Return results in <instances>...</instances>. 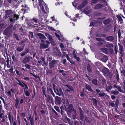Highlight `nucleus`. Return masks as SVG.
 <instances>
[{"label":"nucleus","mask_w":125,"mask_h":125,"mask_svg":"<svg viewBox=\"0 0 125 125\" xmlns=\"http://www.w3.org/2000/svg\"><path fill=\"white\" fill-rule=\"evenodd\" d=\"M2 118V120H1V121L2 122H4L5 120L4 117H3Z\"/></svg>","instance_id":"a18cd8bd"},{"label":"nucleus","mask_w":125,"mask_h":125,"mask_svg":"<svg viewBox=\"0 0 125 125\" xmlns=\"http://www.w3.org/2000/svg\"><path fill=\"white\" fill-rule=\"evenodd\" d=\"M97 6H98V8H101L103 7V6L101 4H98Z\"/></svg>","instance_id":"ea45409f"},{"label":"nucleus","mask_w":125,"mask_h":125,"mask_svg":"<svg viewBox=\"0 0 125 125\" xmlns=\"http://www.w3.org/2000/svg\"><path fill=\"white\" fill-rule=\"evenodd\" d=\"M65 56H66V58H67V59L69 60L70 61V62L71 63H72V62H71V61L70 60V57H69V56H68V55L67 54H66V55H65Z\"/></svg>","instance_id":"c756f323"},{"label":"nucleus","mask_w":125,"mask_h":125,"mask_svg":"<svg viewBox=\"0 0 125 125\" xmlns=\"http://www.w3.org/2000/svg\"><path fill=\"white\" fill-rule=\"evenodd\" d=\"M45 35L50 40H51L52 39L51 36L50 35L47 33H45Z\"/></svg>","instance_id":"412c9836"},{"label":"nucleus","mask_w":125,"mask_h":125,"mask_svg":"<svg viewBox=\"0 0 125 125\" xmlns=\"http://www.w3.org/2000/svg\"><path fill=\"white\" fill-rule=\"evenodd\" d=\"M97 41H103V40H102L100 38H97L96 39Z\"/></svg>","instance_id":"4c0bfd02"},{"label":"nucleus","mask_w":125,"mask_h":125,"mask_svg":"<svg viewBox=\"0 0 125 125\" xmlns=\"http://www.w3.org/2000/svg\"><path fill=\"white\" fill-rule=\"evenodd\" d=\"M117 17L120 22V23H122L123 20L121 17L119 15H117Z\"/></svg>","instance_id":"5701e85b"},{"label":"nucleus","mask_w":125,"mask_h":125,"mask_svg":"<svg viewBox=\"0 0 125 125\" xmlns=\"http://www.w3.org/2000/svg\"><path fill=\"white\" fill-rule=\"evenodd\" d=\"M10 30L9 28L7 29L4 31V33L6 35H8L9 34Z\"/></svg>","instance_id":"ddd939ff"},{"label":"nucleus","mask_w":125,"mask_h":125,"mask_svg":"<svg viewBox=\"0 0 125 125\" xmlns=\"http://www.w3.org/2000/svg\"><path fill=\"white\" fill-rule=\"evenodd\" d=\"M96 92H97L98 93L99 92H100V91L99 90H98V89H96Z\"/></svg>","instance_id":"680f3d73"},{"label":"nucleus","mask_w":125,"mask_h":125,"mask_svg":"<svg viewBox=\"0 0 125 125\" xmlns=\"http://www.w3.org/2000/svg\"><path fill=\"white\" fill-rule=\"evenodd\" d=\"M111 93L112 94H118V92H115V91L112 90L111 91Z\"/></svg>","instance_id":"cd10ccee"},{"label":"nucleus","mask_w":125,"mask_h":125,"mask_svg":"<svg viewBox=\"0 0 125 125\" xmlns=\"http://www.w3.org/2000/svg\"><path fill=\"white\" fill-rule=\"evenodd\" d=\"M83 50L84 52H85L84 54H88V53H87L85 51V49L84 48L83 49Z\"/></svg>","instance_id":"4d7b16f0"},{"label":"nucleus","mask_w":125,"mask_h":125,"mask_svg":"<svg viewBox=\"0 0 125 125\" xmlns=\"http://www.w3.org/2000/svg\"><path fill=\"white\" fill-rule=\"evenodd\" d=\"M30 61V58L27 57H26L23 61V62L24 64H25L26 63L29 62Z\"/></svg>","instance_id":"9d476101"},{"label":"nucleus","mask_w":125,"mask_h":125,"mask_svg":"<svg viewBox=\"0 0 125 125\" xmlns=\"http://www.w3.org/2000/svg\"><path fill=\"white\" fill-rule=\"evenodd\" d=\"M86 88L88 91L90 92H92L93 90L91 89V87L89 85L86 84Z\"/></svg>","instance_id":"4468645a"},{"label":"nucleus","mask_w":125,"mask_h":125,"mask_svg":"<svg viewBox=\"0 0 125 125\" xmlns=\"http://www.w3.org/2000/svg\"><path fill=\"white\" fill-rule=\"evenodd\" d=\"M55 35H56V36L57 37L59 38L58 39H59V40H61V39H60V38H59V35L58 34H57L56 33H55Z\"/></svg>","instance_id":"de8ad7c7"},{"label":"nucleus","mask_w":125,"mask_h":125,"mask_svg":"<svg viewBox=\"0 0 125 125\" xmlns=\"http://www.w3.org/2000/svg\"><path fill=\"white\" fill-rule=\"evenodd\" d=\"M110 20L109 19H107L105 20L104 21V23L105 24H107L109 23Z\"/></svg>","instance_id":"a211bd4d"},{"label":"nucleus","mask_w":125,"mask_h":125,"mask_svg":"<svg viewBox=\"0 0 125 125\" xmlns=\"http://www.w3.org/2000/svg\"><path fill=\"white\" fill-rule=\"evenodd\" d=\"M54 92L56 93V94L59 95H60L61 94H62V89L61 88L59 89H54Z\"/></svg>","instance_id":"423d86ee"},{"label":"nucleus","mask_w":125,"mask_h":125,"mask_svg":"<svg viewBox=\"0 0 125 125\" xmlns=\"http://www.w3.org/2000/svg\"><path fill=\"white\" fill-rule=\"evenodd\" d=\"M17 80L18 82H16L18 84L23 87H24V85L25 84L18 80L17 79Z\"/></svg>","instance_id":"9b49d317"},{"label":"nucleus","mask_w":125,"mask_h":125,"mask_svg":"<svg viewBox=\"0 0 125 125\" xmlns=\"http://www.w3.org/2000/svg\"><path fill=\"white\" fill-rule=\"evenodd\" d=\"M37 35L41 39L46 40V38L43 34L41 33H38L37 34Z\"/></svg>","instance_id":"6e6552de"},{"label":"nucleus","mask_w":125,"mask_h":125,"mask_svg":"<svg viewBox=\"0 0 125 125\" xmlns=\"http://www.w3.org/2000/svg\"><path fill=\"white\" fill-rule=\"evenodd\" d=\"M28 50H26L25 52L26 53V54L28 52Z\"/></svg>","instance_id":"e2e57ef3"},{"label":"nucleus","mask_w":125,"mask_h":125,"mask_svg":"<svg viewBox=\"0 0 125 125\" xmlns=\"http://www.w3.org/2000/svg\"><path fill=\"white\" fill-rule=\"evenodd\" d=\"M49 29H50V30H53V28H52V27H49Z\"/></svg>","instance_id":"052dcab7"},{"label":"nucleus","mask_w":125,"mask_h":125,"mask_svg":"<svg viewBox=\"0 0 125 125\" xmlns=\"http://www.w3.org/2000/svg\"><path fill=\"white\" fill-rule=\"evenodd\" d=\"M24 87H25V88H25V90L26 89L27 90L28 89V88L27 86L25 84V85H24Z\"/></svg>","instance_id":"a19ab883"},{"label":"nucleus","mask_w":125,"mask_h":125,"mask_svg":"<svg viewBox=\"0 0 125 125\" xmlns=\"http://www.w3.org/2000/svg\"><path fill=\"white\" fill-rule=\"evenodd\" d=\"M112 88V86H109L106 88V90L108 92L109 91L111 90Z\"/></svg>","instance_id":"b1692460"},{"label":"nucleus","mask_w":125,"mask_h":125,"mask_svg":"<svg viewBox=\"0 0 125 125\" xmlns=\"http://www.w3.org/2000/svg\"><path fill=\"white\" fill-rule=\"evenodd\" d=\"M40 47L41 49L46 48L48 47V45L47 44H45L44 41L42 40L41 41Z\"/></svg>","instance_id":"7ed1b4c3"},{"label":"nucleus","mask_w":125,"mask_h":125,"mask_svg":"<svg viewBox=\"0 0 125 125\" xmlns=\"http://www.w3.org/2000/svg\"><path fill=\"white\" fill-rule=\"evenodd\" d=\"M42 60L44 62V63L45 62V58H42Z\"/></svg>","instance_id":"6e6d98bb"},{"label":"nucleus","mask_w":125,"mask_h":125,"mask_svg":"<svg viewBox=\"0 0 125 125\" xmlns=\"http://www.w3.org/2000/svg\"><path fill=\"white\" fill-rule=\"evenodd\" d=\"M17 0H8V2L10 3H11L12 1H16Z\"/></svg>","instance_id":"e433bc0d"},{"label":"nucleus","mask_w":125,"mask_h":125,"mask_svg":"<svg viewBox=\"0 0 125 125\" xmlns=\"http://www.w3.org/2000/svg\"><path fill=\"white\" fill-rule=\"evenodd\" d=\"M102 72L104 74L108 73V70L106 68H104L102 70Z\"/></svg>","instance_id":"f8f14e48"},{"label":"nucleus","mask_w":125,"mask_h":125,"mask_svg":"<svg viewBox=\"0 0 125 125\" xmlns=\"http://www.w3.org/2000/svg\"><path fill=\"white\" fill-rule=\"evenodd\" d=\"M54 108L58 112H60V110L59 109V107L58 106H54Z\"/></svg>","instance_id":"a878e982"},{"label":"nucleus","mask_w":125,"mask_h":125,"mask_svg":"<svg viewBox=\"0 0 125 125\" xmlns=\"http://www.w3.org/2000/svg\"><path fill=\"white\" fill-rule=\"evenodd\" d=\"M115 97L114 95H112L111 96V98L112 99H114L115 98Z\"/></svg>","instance_id":"49530a36"},{"label":"nucleus","mask_w":125,"mask_h":125,"mask_svg":"<svg viewBox=\"0 0 125 125\" xmlns=\"http://www.w3.org/2000/svg\"><path fill=\"white\" fill-rule=\"evenodd\" d=\"M22 6L24 8H26L27 7V5L26 4H25V3L23 2L22 5Z\"/></svg>","instance_id":"72a5a7b5"},{"label":"nucleus","mask_w":125,"mask_h":125,"mask_svg":"<svg viewBox=\"0 0 125 125\" xmlns=\"http://www.w3.org/2000/svg\"><path fill=\"white\" fill-rule=\"evenodd\" d=\"M0 28H5V25L4 24H2L0 26Z\"/></svg>","instance_id":"f704fd0d"},{"label":"nucleus","mask_w":125,"mask_h":125,"mask_svg":"<svg viewBox=\"0 0 125 125\" xmlns=\"http://www.w3.org/2000/svg\"><path fill=\"white\" fill-rule=\"evenodd\" d=\"M55 103L57 105H60L61 103V99L58 96H56L55 98Z\"/></svg>","instance_id":"39448f33"},{"label":"nucleus","mask_w":125,"mask_h":125,"mask_svg":"<svg viewBox=\"0 0 125 125\" xmlns=\"http://www.w3.org/2000/svg\"><path fill=\"white\" fill-rule=\"evenodd\" d=\"M30 37L31 38H33V33L32 32H30Z\"/></svg>","instance_id":"2f4dec72"},{"label":"nucleus","mask_w":125,"mask_h":125,"mask_svg":"<svg viewBox=\"0 0 125 125\" xmlns=\"http://www.w3.org/2000/svg\"><path fill=\"white\" fill-rule=\"evenodd\" d=\"M87 70L88 72H90L91 71L89 65H88L87 68Z\"/></svg>","instance_id":"c9c22d12"},{"label":"nucleus","mask_w":125,"mask_h":125,"mask_svg":"<svg viewBox=\"0 0 125 125\" xmlns=\"http://www.w3.org/2000/svg\"><path fill=\"white\" fill-rule=\"evenodd\" d=\"M9 119L10 120V123L12 124L13 121V119L12 118V119H11V115L10 113H9L8 115Z\"/></svg>","instance_id":"f3484780"},{"label":"nucleus","mask_w":125,"mask_h":125,"mask_svg":"<svg viewBox=\"0 0 125 125\" xmlns=\"http://www.w3.org/2000/svg\"><path fill=\"white\" fill-rule=\"evenodd\" d=\"M38 62L39 63H41V61L40 60H39Z\"/></svg>","instance_id":"338daca9"},{"label":"nucleus","mask_w":125,"mask_h":125,"mask_svg":"<svg viewBox=\"0 0 125 125\" xmlns=\"http://www.w3.org/2000/svg\"><path fill=\"white\" fill-rule=\"evenodd\" d=\"M99 94L100 96H103L104 95L105 93H99Z\"/></svg>","instance_id":"473e14b6"},{"label":"nucleus","mask_w":125,"mask_h":125,"mask_svg":"<svg viewBox=\"0 0 125 125\" xmlns=\"http://www.w3.org/2000/svg\"><path fill=\"white\" fill-rule=\"evenodd\" d=\"M108 59L107 56L105 55L104 56L103 58H102V60L104 62H106Z\"/></svg>","instance_id":"dca6fc26"},{"label":"nucleus","mask_w":125,"mask_h":125,"mask_svg":"<svg viewBox=\"0 0 125 125\" xmlns=\"http://www.w3.org/2000/svg\"><path fill=\"white\" fill-rule=\"evenodd\" d=\"M19 15H17L15 14L14 16V17L13 19L12 18H10V20L11 22H14L16 20H17L19 18Z\"/></svg>","instance_id":"0eeeda50"},{"label":"nucleus","mask_w":125,"mask_h":125,"mask_svg":"<svg viewBox=\"0 0 125 125\" xmlns=\"http://www.w3.org/2000/svg\"><path fill=\"white\" fill-rule=\"evenodd\" d=\"M31 122L33 124L34 121L33 119H31L30 121L31 123Z\"/></svg>","instance_id":"5fc2aeb1"},{"label":"nucleus","mask_w":125,"mask_h":125,"mask_svg":"<svg viewBox=\"0 0 125 125\" xmlns=\"http://www.w3.org/2000/svg\"><path fill=\"white\" fill-rule=\"evenodd\" d=\"M25 67L29 69L30 68V65L28 64H26L25 65Z\"/></svg>","instance_id":"58836bf2"},{"label":"nucleus","mask_w":125,"mask_h":125,"mask_svg":"<svg viewBox=\"0 0 125 125\" xmlns=\"http://www.w3.org/2000/svg\"><path fill=\"white\" fill-rule=\"evenodd\" d=\"M24 91L25 92V93L26 96H29L30 95V94L29 92L28 91H25V88H24Z\"/></svg>","instance_id":"aec40b11"},{"label":"nucleus","mask_w":125,"mask_h":125,"mask_svg":"<svg viewBox=\"0 0 125 125\" xmlns=\"http://www.w3.org/2000/svg\"><path fill=\"white\" fill-rule=\"evenodd\" d=\"M95 21H93L92 22L90 25V26H95V24H93L94 23H95Z\"/></svg>","instance_id":"7c9ffc66"},{"label":"nucleus","mask_w":125,"mask_h":125,"mask_svg":"<svg viewBox=\"0 0 125 125\" xmlns=\"http://www.w3.org/2000/svg\"><path fill=\"white\" fill-rule=\"evenodd\" d=\"M4 117L3 114L2 113H1L0 114V117L1 118H2Z\"/></svg>","instance_id":"79ce46f5"},{"label":"nucleus","mask_w":125,"mask_h":125,"mask_svg":"<svg viewBox=\"0 0 125 125\" xmlns=\"http://www.w3.org/2000/svg\"><path fill=\"white\" fill-rule=\"evenodd\" d=\"M8 94L10 95V96H11V93L10 91H8L7 92Z\"/></svg>","instance_id":"8fccbe9b"},{"label":"nucleus","mask_w":125,"mask_h":125,"mask_svg":"<svg viewBox=\"0 0 125 125\" xmlns=\"http://www.w3.org/2000/svg\"><path fill=\"white\" fill-rule=\"evenodd\" d=\"M79 14H76L75 15V17H74V19H72V18L71 19L72 20H73L74 21H76L77 19V17L78 16Z\"/></svg>","instance_id":"4be33fe9"},{"label":"nucleus","mask_w":125,"mask_h":125,"mask_svg":"<svg viewBox=\"0 0 125 125\" xmlns=\"http://www.w3.org/2000/svg\"><path fill=\"white\" fill-rule=\"evenodd\" d=\"M96 23H97L98 24L99 23V24H101L102 23V21H100V22H99H99H96Z\"/></svg>","instance_id":"0e129e2a"},{"label":"nucleus","mask_w":125,"mask_h":125,"mask_svg":"<svg viewBox=\"0 0 125 125\" xmlns=\"http://www.w3.org/2000/svg\"><path fill=\"white\" fill-rule=\"evenodd\" d=\"M107 46L108 47H113V45L111 43H108L107 44Z\"/></svg>","instance_id":"393cba45"},{"label":"nucleus","mask_w":125,"mask_h":125,"mask_svg":"<svg viewBox=\"0 0 125 125\" xmlns=\"http://www.w3.org/2000/svg\"><path fill=\"white\" fill-rule=\"evenodd\" d=\"M51 18L52 19L53 21H56L55 20V19H54L53 17H51Z\"/></svg>","instance_id":"3c124183"},{"label":"nucleus","mask_w":125,"mask_h":125,"mask_svg":"<svg viewBox=\"0 0 125 125\" xmlns=\"http://www.w3.org/2000/svg\"><path fill=\"white\" fill-rule=\"evenodd\" d=\"M16 123L15 122H14L13 123V125H16Z\"/></svg>","instance_id":"774afa93"},{"label":"nucleus","mask_w":125,"mask_h":125,"mask_svg":"<svg viewBox=\"0 0 125 125\" xmlns=\"http://www.w3.org/2000/svg\"><path fill=\"white\" fill-rule=\"evenodd\" d=\"M23 99H21V101H20V103L22 104L23 102Z\"/></svg>","instance_id":"bf43d9fd"},{"label":"nucleus","mask_w":125,"mask_h":125,"mask_svg":"<svg viewBox=\"0 0 125 125\" xmlns=\"http://www.w3.org/2000/svg\"><path fill=\"white\" fill-rule=\"evenodd\" d=\"M114 37L113 36H109L107 37L106 38V40L107 41H111L114 39Z\"/></svg>","instance_id":"2eb2a0df"},{"label":"nucleus","mask_w":125,"mask_h":125,"mask_svg":"<svg viewBox=\"0 0 125 125\" xmlns=\"http://www.w3.org/2000/svg\"><path fill=\"white\" fill-rule=\"evenodd\" d=\"M66 60L65 59H64L63 61V63L64 64H65L66 62Z\"/></svg>","instance_id":"09e8293b"},{"label":"nucleus","mask_w":125,"mask_h":125,"mask_svg":"<svg viewBox=\"0 0 125 125\" xmlns=\"http://www.w3.org/2000/svg\"><path fill=\"white\" fill-rule=\"evenodd\" d=\"M74 58L77 61H79L80 60V58L77 56L76 55L74 56Z\"/></svg>","instance_id":"bb28decb"},{"label":"nucleus","mask_w":125,"mask_h":125,"mask_svg":"<svg viewBox=\"0 0 125 125\" xmlns=\"http://www.w3.org/2000/svg\"><path fill=\"white\" fill-rule=\"evenodd\" d=\"M45 41L46 43L47 44H47L48 45V44H50V42L49 41Z\"/></svg>","instance_id":"603ef678"},{"label":"nucleus","mask_w":125,"mask_h":125,"mask_svg":"<svg viewBox=\"0 0 125 125\" xmlns=\"http://www.w3.org/2000/svg\"><path fill=\"white\" fill-rule=\"evenodd\" d=\"M60 46L61 48H62L64 47V46H63V44L62 43H60Z\"/></svg>","instance_id":"37998d69"},{"label":"nucleus","mask_w":125,"mask_h":125,"mask_svg":"<svg viewBox=\"0 0 125 125\" xmlns=\"http://www.w3.org/2000/svg\"><path fill=\"white\" fill-rule=\"evenodd\" d=\"M30 22L31 25H36L39 23V20L36 18H33L30 21Z\"/></svg>","instance_id":"f03ea898"},{"label":"nucleus","mask_w":125,"mask_h":125,"mask_svg":"<svg viewBox=\"0 0 125 125\" xmlns=\"http://www.w3.org/2000/svg\"><path fill=\"white\" fill-rule=\"evenodd\" d=\"M15 56L14 55H13L12 56V59L13 60V61H14L15 60Z\"/></svg>","instance_id":"864d4df0"},{"label":"nucleus","mask_w":125,"mask_h":125,"mask_svg":"<svg viewBox=\"0 0 125 125\" xmlns=\"http://www.w3.org/2000/svg\"><path fill=\"white\" fill-rule=\"evenodd\" d=\"M39 2V6L41 8L42 11L44 13H45L46 12L45 11L44 8H45L47 12L48 11V8L47 7V5L43 1V0H38Z\"/></svg>","instance_id":"f257e3e1"},{"label":"nucleus","mask_w":125,"mask_h":125,"mask_svg":"<svg viewBox=\"0 0 125 125\" xmlns=\"http://www.w3.org/2000/svg\"><path fill=\"white\" fill-rule=\"evenodd\" d=\"M24 49V48L23 47H19L17 49V50L19 52H21Z\"/></svg>","instance_id":"6ab92c4d"},{"label":"nucleus","mask_w":125,"mask_h":125,"mask_svg":"<svg viewBox=\"0 0 125 125\" xmlns=\"http://www.w3.org/2000/svg\"><path fill=\"white\" fill-rule=\"evenodd\" d=\"M68 110L70 112H71L73 111L75 112L74 109L73 108L72 105V104H70L69 105L68 107Z\"/></svg>","instance_id":"1a4fd4ad"},{"label":"nucleus","mask_w":125,"mask_h":125,"mask_svg":"<svg viewBox=\"0 0 125 125\" xmlns=\"http://www.w3.org/2000/svg\"><path fill=\"white\" fill-rule=\"evenodd\" d=\"M92 83L95 85L97 84V82L96 80H94L92 81Z\"/></svg>","instance_id":"c85d7f7f"},{"label":"nucleus","mask_w":125,"mask_h":125,"mask_svg":"<svg viewBox=\"0 0 125 125\" xmlns=\"http://www.w3.org/2000/svg\"><path fill=\"white\" fill-rule=\"evenodd\" d=\"M24 79H25V80H29V78H28V77H25L24 78Z\"/></svg>","instance_id":"69168bd1"},{"label":"nucleus","mask_w":125,"mask_h":125,"mask_svg":"<svg viewBox=\"0 0 125 125\" xmlns=\"http://www.w3.org/2000/svg\"><path fill=\"white\" fill-rule=\"evenodd\" d=\"M16 73L18 75H19V72L18 71V70H17L16 71Z\"/></svg>","instance_id":"13d9d810"},{"label":"nucleus","mask_w":125,"mask_h":125,"mask_svg":"<svg viewBox=\"0 0 125 125\" xmlns=\"http://www.w3.org/2000/svg\"><path fill=\"white\" fill-rule=\"evenodd\" d=\"M25 54H26V53H25L24 52L22 53H21V56L22 57V56H23Z\"/></svg>","instance_id":"c03bdc74"},{"label":"nucleus","mask_w":125,"mask_h":125,"mask_svg":"<svg viewBox=\"0 0 125 125\" xmlns=\"http://www.w3.org/2000/svg\"><path fill=\"white\" fill-rule=\"evenodd\" d=\"M6 14L5 16V18L6 19L8 17L10 16L12 14V11L10 10H7L6 11Z\"/></svg>","instance_id":"20e7f679"}]
</instances>
